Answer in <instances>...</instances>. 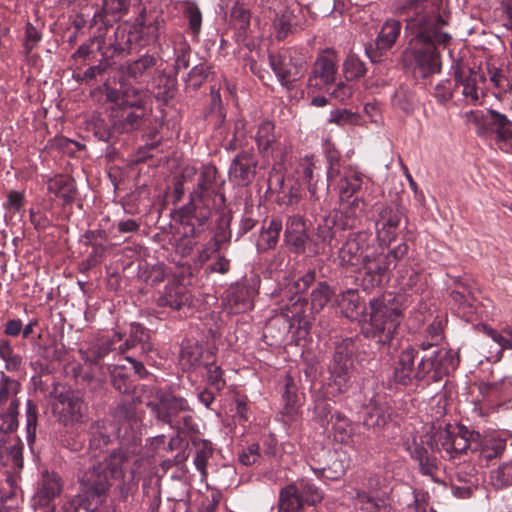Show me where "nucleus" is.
Listing matches in <instances>:
<instances>
[{"label": "nucleus", "mask_w": 512, "mask_h": 512, "mask_svg": "<svg viewBox=\"0 0 512 512\" xmlns=\"http://www.w3.org/2000/svg\"><path fill=\"white\" fill-rule=\"evenodd\" d=\"M410 36L402 60L416 77L427 78L441 70L440 48H446L452 36L446 31L447 19L434 11L426 0H407L397 5Z\"/></svg>", "instance_id": "1"}, {"label": "nucleus", "mask_w": 512, "mask_h": 512, "mask_svg": "<svg viewBox=\"0 0 512 512\" xmlns=\"http://www.w3.org/2000/svg\"><path fill=\"white\" fill-rule=\"evenodd\" d=\"M182 185L194 182L189 193V202L179 211L182 234L199 241L208 229L212 214L225 205L221 192L223 181H219L218 169L211 164L202 165L200 170L185 166L181 173Z\"/></svg>", "instance_id": "2"}, {"label": "nucleus", "mask_w": 512, "mask_h": 512, "mask_svg": "<svg viewBox=\"0 0 512 512\" xmlns=\"http://www.w3.org/2000/svg\"><path fill=\"white\" fill-rule=\"evenodd\" d=\"M342 314L349 319L364 315L361 332L381 346L390 345L400 325L403 313L401 304L391 295H383L369 301V312H365L358 290L347 289L336 297Z\"/></svg>", "instance_id": "3"}, {"label": "nucleus", "mask_w": 512, "mask_h": 512, "mask_svg": "<svg viewBox=\"0 0 512 512\" xmlns=\"http://www.w3.org/2000/svg\"><path fill=\"white\" fill-rule=\"evenodd\" d=\"M418 354L419 351L413 346L401 351L393 369L395 383L413 386L420 382H439L459 364V358L452 350L438 349L420 358Z\"/></svg>", "instance_id": "4"}, {"label": "nucleus", "mask_w": 512, "mask_h": 512, "mask_svg": "<svg viewBox=\"0 0 512 512\" xmlns=\"http://www.w3.org/2000/svg\"><path fill=\"white\" fill-rule=\"evenodd\" d=\"M138 459L129 451H113L98 464H93L79 475L80 490L100 503V498L108 491L112 480L125 479L127 474L132 480Z\"/></svg>", "instance_id": "5"}, {"label": "nucleus", "mask_w": 512, "mask_h": 512, "mask_svg": "<svg viewBox=\"0 0 512 512\" xmlns=\"http://www.w3.org/2000/svg\"><path fill=\"white\" fill-rule=\"evenodd\" d=\"M322 499V491L312 482L302 479L280 489L278 512H304L305 506H315Z\"/></svg>", "instance_id": "6"}, {"label": "nucleus", "mask_w": 512, "mask_h": 512, "mask_svg": "<svg viewBox=\"0 0 512 512\" xmlns=\"http://www.w3.org/2000/svg\"><path fill=\"white\" fill-rule=\"evenodd\" d=\"M471 116L478 135H495L499 141L512 139V103L504 112L489 108L481 114L471 112Z\"/></svg>", "instance_id": "7"}, {"label": "nucleus", "mask_w": 512, "mask_h": 512, "mask_svg": "<svg viewBox=\"0 0 512 512\" xmlns=\"http://www.w3.org/2000/svg\"><path fill=\"white\" fill-rule=\"evenodd\" d=\"M454 88L461 89L463 101L472 106L482 104L486 97L487 78L484 73L472 68L453 66Z\"/></svg>", "instance_id": "8"}, {"label": "nucleus", "mask_w": 512, "mask_h": 512, "mask_svg": "<svg viewBox=\"0 0 512 512\" xmlns=\"http://www.w3.org/2000/svg\"><path fill=\"white\" fill-rule=\"evenodd\" d=\"M269 64L280 83L287 89H291L294 83L303 77L306 70L305 57L296 50L270 54Z\"/></svg>", "instance_id": "9"}, {"label": "nucleus", "mask_w": 512, "mask_h": 512, "mask_svg": "<svg viewBox=\"0 0 512 512\" xmlns=\"http://www.w3.org/2000/svg\"><path fill=\"white\" fill-rule=\"evenodd\" d=\"M354 351L352 339L346 338L336 343L332 361L329 365L330 386H334L338 393H343L351 377Z\"/></svg>", "instance_id": "10"}, {"label": "nucleus", "mask_w": 512, "mask_h": 512, "mask_svg": "<svg viewBox=\"0 0 512 512\" xmlns=\"http://www.w3.org/2000/svg\"><path fill=\"white\" fill-rule=\"evenodd\" d=\"M145 110L140 101H128L121 97L111 107V122L117 133H128L141 126Z\"/></svg>", "instance_id": "11"}, {"label": "nucleus", "mask_w": 512, "mask_h": 512, "mask_svg": "<svg viewBox=\"0 0 512 512\" xmlns=\"http://www.w3.org/2000/svg\"><path fill=\"white\" fill-rule=\"evenodd\" d=\"M375 246V239L369 232L360 231L349 234L339 249L340 264L342 266H361L365 261V255H369Z\"/></svg>", "instance_id": "12"}, {"label": "nucleus", "mask_w": 512, "mask_h": 512, "mask_svg": "<svg viewBox=\"0 0 512 512\" xmlns=\"http://www.w3.org/2000/svg\"><path fill=\"white\" fill-rule=\"evenodd\" d=\"M403 215V208L397 202L387 203L379 209L375 230L376 238L381 245L388 246L396 239Z\"/></svg>", "instance_id": "13"}, {"label": "nucleus", "mask_w": 512, "mask_h": 512, "mask_svg": "<svg viewBox=\"0 0 512 512\" xmlns=\"http://www.w3.org/2000/svg\"><path fill=\"white\" fill-rule=\"evenodd\" d=\"M87 409L80 393L72 390L61 392L53 404L54 412L65 426L84 422Z\"/></svg>", "instance_id": "14"}, {"label": "nucleus", "mask_w": 512, "mask_h": 512, "mask_svg": "<svg viewBox=\"0 0 512 512\" xmlns=\"http://www.w3.org/2000/svg\"><path fill=\"white\" fill-rule=\"evenodd\" d=\"M187 400L170 393L161 394L157 401H150L147 406L157 421L169 425L171 428L178 422L182 411L185 410Z\"/></svg>", "instance_id": "15"}, {"label": "nucleus", "mask_w": 512, "mask_h": 512, "mask_svg": "<svg viewBox=\"0 0 512 512\" xmlns=\"http://www.w3.org/2000/svg\"><path fill=\"white\" fill-rule=\"evenodd\" d=\"M337 56L330 50L320 53L308 78V86L321 89L335 81L337 73Z\"/></svg>", "instance_id": "16"}, {"label": "nucleus", "mask_w": 512, "mask_h": 512, "mask_svg": "<svg viewBox=\"0 0 512 512\" xmlns=\"http://www.w3.org/2000/svg\"><path fill=\"white\" fill-rule=\"evenodd\" d=\"M310 236L306 220L301 215L288 216L285 224L284 242L297 254L306 251L307 244L310 245Z\"/></svg>", "instance_id": "17"}, {"label": "nucleus", "mask_w": 512, "mask_h": 512, "mask_svg": "<svg viewBox=\"0 0 512 512\" xmlns=\"http://www.w3.org/2000/svg\"><path fill=\"white\" fill-rule=\"evenodd\" d=\"M257 166L258 159L253 150H242L232 160L229 177L239 185L249 184L255 177Z\"/></svg>", "instance_id": "18"}, {"label": "nucleus", "mask_w": 512, "mask_h": 512, "mask_svg": "<svg viewBox=\"0 0 512 512\" xmlns=\"http://www.w3.org/2000/svg\"><path fill=\"white\" fill-rule=\"evenodd\" d=\"M391 265L390 256L383 254L375 246L369 255H365V261L361 265L365 270L364 282L371 287L380 285Z\"/></svg>", "instance_id": "19"}, {"label": "nucleus", "mask_w": 512, "mask_h": 512, "mask_svg": "<svg viewBox=\"0 0 512 512\" xmlns=\"http://www.w3.org/2000/svg\"><path fill=\"white\" fill-rule=\"evenodd\" d=\"M401 29V22L396 19H388L384 22L375 40V50L366 49V53L372 62H379L383 53L394 46L400 36Z\"/></svg>", "instance_id": "20"}, {"label": "nucleus", "mask_w": 512, "mask_h": 512, "mask_svg": "<svg viewBox=\"0 0 512 512\" xmlns=\"http://www.w3.org/2000/svg\"><path fill=\"white\" fill-rule=\"evenodd\" d=\"M0 461L16 472L23 467V443L15 435L0 436Z\"/></svg>", "instance_id": "21"}, {"label": "nucleus", "mask_w": 512, "mask_h": 512, "mask_svg": "<svg viewBox=\"0 0 512 512\" xmlns=\"http://www.w3.org/2000/svg\"><path fill=\"white\" fill-rule=\"evenodd\" d=\"M336 219L325 216L316 228V240H310V251L314 255L330 254L333 251L335 239Z\"/></svg>", "instance_id": "22"}, {"label": "nucleus", "mask_w": 512, "mask_h": 512, "mask_svg": "<svg viewBox=\"0 0 512 512\" xmlns=\"http://www.w3.org/2000/svg\"><path fill=\"white\" fill-rule=\"evenodd\" d=\"M213 361V354L204 351L197 342L187 341L182 344L179 362L184 370L196 369L200 366L208 367Z\"/></svg>", "instance_id": "23"}, {"label": "nucleus", "mask_w": 512, "mask_h": 512, "mask_svg": "<svg viewBox=\"0 0 512 512\" xmlns=\"http://www.w3.org/2000/svg\"><path fill=\"white\" fill-rule=\"evenodd\" d=\"M63 488L61 477L55 472L45 471L34 496V506L46 507L60 495Z\"/></svg>", "instance_id": "24"}, {"label": "nucleus", "mask_w": 512, "mask_h": 512, "mask_svg": "<svg viewBox=\"0 0 512 512\" xmlns=\"http://www.w3.org/2000/svg\"><path fill=\"white\" fill-rule=\"evenodd\" d=\"M159 307H169L173 310H179L191 303V295L187 289L175 282L169 283L164 290L159 293L156 299Z\"/></svg>", "instance_id": "25"}, {"label": "nucleus", "mask_w": 512, "mask_h": 512, "mask_svg": "<svg viewBox=\"0 0 512 512\" xmlns=\"http://www.w3.org/2000/svg\"><path fill=\"white\" fill-rule=\"evenodd\" d=\"M390 418V407L381 402L377 397H373L365 408L363 424L367 428L381 429Z\"/></svg>", "instance_id": "26"}, {"label": "nucleus", "mask_w": 512, "mask_h": 512, "mask_svg": "<svg viewBox=\"0 0 512 512\" xmlns=\"http://www.w3.org/2000/svg\"><path fill=\"white\" fill-rule=\"evenodd\" d=\"M21 388L22 385L18 380L0 372V408L19 409L18 394Z\"/></svg>", "instance_id": "27"}, {"label": "nucleus", "mask_w": 512, "mask_h": 512, "mask_svg": "<svg viewBox=\"0 0 512 512\" xmlns=\"http://www.w3.org/2000/svg\"><path fill=\"white\" fill-rule=\"evenodd\" d=\"M283 409L282 414L286 417V421H295L301 407L298 388L292 377L287 376L282 394Z\"/></svg>", "instance_id": "28"}, {"label": "nucleus", "mask_w": 512, "mask_h": 512, "mask_svg": "<svg viewBox=\"0 0 512 512\" xmlns=\"http://www.w3.org/2000/svg\"><path fill=\"white\" fill-rule=\"evenodd\" d=\"M47 189L50 193L62 198L65 205L73 203L77 193L74 179L62 174L50 178Z\"/></svg>", "instance_id": "29"}, {"label": "nucleus", "mask_w": 512, "mask_h": 512, "mask_svg": "<svg viewBox=\"0 0 512 512\" xmlns=\"http://www.w3.org/2000/svg\"><path fill=\"white\" fill-rule=\"evenodd\" d=\"M227 306L235 314L252 309V291L243 285L232 287L227 294Z\"/></svg>", "instance_id": "30"}, {"label": "nucleus", "mask_w": 512, "mask_h": 512, "mask_svg": "<svg viewBox=\"0 0 512 512\" xmlns=\"http://www.w3.org/2000/svg\"><path fill=\"white\" fill-rule=\"evenodd\" d=\"M506 448V440L495 435L481 436L476 440L474 451H479L480 456L490 461L500 457Z\"/></svg>", "instance_id": "31"}, {"label": "nucleus", "mask_w": 512, "mask_h": 512, "mask_svg": "<svg viewBox=\"0 0 512 512\" xmlns=\"http://www.w3.org/2000/svg\"><path fill=\"white\" fill-rule=\"evenodd\" d=\"M478 390L483 399H506L512 395V378L504 377L500 382H482Z\"/></svg>", "instance_id": "32"}, {"label": "nucleus", "mask_w": 512, "mask_h": 512, "mask_svg": "<svg viewBox=\"0 0 512 512\" xmlns=\"http://www.w3.org/2000/svg\"><path fill=\"white\" fill-rule=\"evenodd\" d=\"M409 450L411 457L418 462L421 473L434 478L438 469L437 458L416 442H413Z\"/></svg>", "instance_id": "33"}, {"label": "nucleus", "mask_w": 512, "mask_h": 512, "mask_svg": "<svg viewBox=\"0 0 512 512\" xmlns=\"http://www.w3.org/2000/svg\"><path fill=\"white\" fill-rule=\"evenodd\" d=\"M138 345L144 353L152 350L149 332L142 325L132 323L130 326L129 337L124 344L119 347V350L121 353H125L127 350Z\"/></svg>", "instance_id": "34"}, {"label": "nucleus", "mask_w": 512, "mask_h": 512, "mask_svg": "<svg viewBox=\"0 0 512 512\" xmlns=\"http://www.w3.org/2000/svg\"><path fill=\"white\" fill-rule=\"evenodd\" d=\"M283 223L279 218H272L267 226H264L257 240V249L261 252L274 249L278 243Z\"/></svg>", "instance_id": "35"}, {"label": "nucleus", "mask_w": 512, "mask_h": 512, "mask_svg": "<svg viewBox=\"0 0 512 512\" xmlns=\"http://www.w3.org/2000/svg\"><path fill=\"white\" fill-rule=\"evenodd\" d=\"M457 433H455L454 440L452 441V452L450 459H453L471 449L474 451L476 440L480 439V434L475 431H470L465 426H459Z\"/></svg>", "instance_id": "36"}, {"label": "nucleus", "mask_w": 512, "mask_h": 512, "mask_svg": "<svg viewBox=\"0 0 512 512\" xmlns=\"http://www.w3.org/2000/svg\"><path fill=\"white\" fill-rule=\"evenodd\" d=\"M192 445L195 448L193 464L200 472L203 479L208 475L207 465L209 459L213 456L214 448L210 441L203 439H192Z\"/></svg>", "instance_id": "37"}, {"label": "nucleus", "mask_w": 512, "mask_h": 512, "mask_svg": "<svg viewBox=\"0 0 512 512\" xmlns=\"http://www.w3.org/2000/svg\"><path fill=\"white\" fill-rule=\"evenodd\" d=\"M324 154L327 161V180L332 182L342 176V157L335 145L327 140L324 143Z\"/></svg>", "instance_id": "38"}, {"label": "nucleus", "mask_w": 512, "mask_h": 512, "mask_svg": "<svg viewBox=\"0 0 512 512\" xmlns=\"http://www.w3.org/2000/svg\"><path fill=\"white\" fill-rule=\"evenodd\" d=\"M362 186V178L359 173L351 168L344 169L339 181V197L342 202L349 200Z\"/></svg>", "instance_id": "39"}, {"label": "nucleus", "mask_w": 512, "mask_h": 512, "mask_svg": "<svg viewBox=\"0 0 512 512\" xmlns=\"http://www.w3.org/2000/svg\"><path fill=\"white\" fill-rule=\"evenodd\" d=\"M353 505L363 512H391L383 500L368 495L365 491L355 489L352 496Z\"/></svg>", "instance_id": "40"}, {"label": "nucleus", "mask_w": 512, "mask_h": 512, "mask_svg": "<svg viewBox=\"0 0 512 512\" xmlns=\"http://www.w3.org/2000/svg\"><path fill=\"white\" fill-rule=\"evenodd\" d=\"M307 302L301 296H294L290 302L281 308L283 317L290 322V326L298 324L299 326L305 321V311Z\"/></svg>", "instance_id": "41"}, {"label": "nucleus", "mask_w": 512, "mask_h": 512, "mask_svg": "<svg viewBox=\"0 0 512 512\" xmlns=\"http://www.w3.org/2000/svg\"><path fill=\"white\" fill-rule=\"evenodd\" d=\"M113 341L102 338L90 344L86 349L80 350L81 358L90 364H98L112 350Z\"/></svg>", "instance_id": "42"}, {"label": "nucleus", "mask_w": 512, "mask_h": 512, "mask_svg": "<svg viewBox=\"0 0 512 512\" xmlns=\"http://www.w3.org/2000/svg\"><path fill=\"white\" fill-rule=\"evenodd\" d=\"M98 504L79 489L78 494L65 498L61 510L62 512H79L80 509L94 511L97 509Z\"/></svg>", "instance_id": "43"}, {"label": "nucleus", "mask_w": 512, "mask_h": 512, "mask_svg": "<svg viewBox=\"0 0 512 512\" xmlns=\"http://www.w3.org/2000/svg\"><path fill=\"white\" fill-rule=\"evenodd\" d=\"M363 210L364 202L358 197L354 198L342 212V229L356 228L361 222Z\"/></svg>", "instance_id": "44"}, {"label": "nucleus", "mask_w": 512, "mask_h": 512, "mask_svg": "<svg viewBox=\"0 0 512 512\" xmlns=\"http://www.w3.org/2000/svg\"><path fill=\"white\" fill-rule=\"evenodd\" d=\"M156 64V58L152 55H143L141 58L127 62L124 67L125 74L133 79H139Z\"/></svg>", "instance_id": "45"}, {"label": "nucleus", "mask_w": 512, "mask_h": 512, "mask_svg": "<svg viewBox=\"0 0 512 512\" xmlns=\"http://www.w3.org/2000/svg\"><path fill=\"white\" fill-rule=\"evenodd\" d=\"M455 432L451 430L450 426L439 427L436 429L432 436V448L438 451H444L450 458L452 452V441L454 440Z\"/></svg>", "instance_id": "46"}, {"label": "nucleus", "mask_w": 512, "mask_h": 512, "mask_svg": "<svg viewBox=\"0 0 512 512\" xmlns=\"http://www.w3.org/2000/svg\"><path fill=\"white\" fill-rule=\"evenodd\" d=\"M182 11L188 21V28L193 36H198L202 26V12L194 1H185Z\"/></svg>", "instance_id": "47"}, {"label": "nucleus", "mask_w": 512, "mask_h": 512, "mask_svg": "<svg viewBox=\"0 0 512 512\" xmlns=\"http://www.w3.org/2000/svg\"><path fill=\"white\" fill-rule=\"evenodd\" d=\"M274 124L271 121H263L257 130L255 140L261 153L267 152L276 142Z\"/></svg>", "instance_id": "48"}, {"label": "nucleus", "mask_w": 512, "mask_h": 512, "mask_svg": "<svg viewBox=\"0 0 512 512\" xmlns=\"http://www.w3.org/2000/svg\"><path fill=\"white\" fill-rule=\"evenodd\" d=\"M112 386L121 394H131L135 390L133 380L123 367L114 366L111 370Z\"/></svg>", "instance_id": "49"}, {"label": "nucleus", "mask_w": 512, "mask_h": 512, "mask_svg": "<svg viewBox=\"0 0 512 512\" xmlns=\"http://www.w3.org/2000/svg\"><path fill=\"white\" fill-rule=\"evenodd\" d=\"M333 291L326 282H320L311 293V310L313 313H319L331 300Z\"/></svg>", "instance_id": "50"}, {"label": "nucleus", "mask_w": 512, "mask_h": 512, "mask_svg": "<svg viewBox=\"0 0 512 512\" xmlns=\"http://www.w3.org/2000/svg\"><path fill=\"white\" fill-rule=\"evenodd\" d=\"M348 468L345 460L335 458L330 465L322 468H312L314 473L319 478H325L329 480H338L341 478Z\"/></svg>", "instance_id": "51"}, {"label": "nucleus", "mask_w": 512, "mask_h": 512, "mask_svg": "<svg viewBox=\"0 0 512 512\" xmlns=\"http://www.w3.org/2000/svg\"><path fill=\"white\" fill-rule=\"evenodd\" d=\"M177 420L178 422L174 424L172 429L188 435H192L198 432V426L194 418V411L191 409L188 403L186 404L185 410L182 411Z\"/></svg>", "instance_id": "52"}, {"label": "nucleus", "mask_w": 512, "mask_h": 512, "mask_svg": "<svg viewBox=\"0 0 512 512\" xmlns=\"http://www.w3.org/2000/svg\"><path fill=\"white\" fill-rule=\"evenodd\" d=\"M331 419H334L332 430L335 441L346 443L351 435V425L349 420L340 413L332 415Z\"/></svg>", "instance_id": "53"}, {"label": "nucleus", "mask_w": 512, "mask_h": 512, "mask_svg": "<svg viewBox=\"0 0 512 512\" xmlns=\"http://www.w3.org/2000/svg\"><path fill=\"white\" fill-rule=\"evenodd\" d=\"M18 409L0 408L1 435H11L18 427Z\"/></svg>", "instance_id": "54"}, {"label": "nucleus", "mask_w": 512, "mask_h": 512, "mask_svg": "<svg viewBox=\"0 0 512 512\" xmlns=\"http://www.w3.org/2000/svg\"><path fill=\"white\" fill-rule=\"evenodd\" d=\"M394 108L410 114L413 111V95L404 87L398 88L392 96Z\"/></svg>", "instance_id": "55"}, {"label": "nucleus", "mask_w": 512, "mask_h": 512, "mask_svg": "<svg viewBox=\"0 0 512 512\" xmlns=\"http://www.w3.org/2000/svg\"><path fill=\"white\" fill-rule=\"evenodd\" d=\"M344 72L348 80L358 79L365 75L366 67L363 61L355 55H352L349 56L344 63Z\"/></svg>", "instance_id": "56"}, {"label": "nucleus", "mask_w": 512, "mask_h": 512, "mask_svg": "<svg viewBox=\"0 0 512 512\" xmlns=\"http://www.w3.org/2000/svg\"><path fill=\"white\" fill-rule=\"evenodd\" d=\"M491 482L496 488L512 483V464H504L491 472Z\"/></svg>", "instance_id": "57"}, {"label": "nucleus", "mask_w": 512, "mask_h": 512, "mask_svg": "<svg viewBox=\"0 0 512 512\" xmlns=\"http://www.w3.org/2000/svg\"><path fill=\"white\" fill-rule=\"evenodd\" d=\"M210 74V67L205 64L194 66L188 74L187 84L194 89L199 88Z\"/></svg>", "instance_id": "58"}, {"label": "nucleus", "mask_w": 512, "mask_h": 512, "mask_svg": "<svg viewBox=\"0 0 512 512\" xmlns=\"http://www.w3.org/2000/svg\"><path fill=\"white\" fill-rule=\"evenodd\" d=\"M176 59H175V69L178 72L179 70H185L189 67V58L191 54V47L186 42H180L178 46L174 48Z\"/></svg>", "instance_id": "59"}, {"label": "nucleus", "mask_w": 512, "mask_h": 512, "mask_svg": "<svg viewBox=\"0 0 512 512\" xmlns=\"http://www.w3.org/2000/svg\"><path fill=\"white\" fill-rule=\"evenodd\" d=\"M427 499V493L414 491L413 502L406 506L405 512H436L433 508H428Z\"/></svg>", "instance_id": "60"}, {"label": "nucleus", "mask_w": 512, "mask_h": 512, "mask_svg": "<svg viewBox=\"0 0 512 512\" xmlns=\"http://www.w3.org/2000/svg\"><path fill=\"white\" fill-rule=\"evenodd\" d=\"M454 85L449 79L442 80L434 88V97L440 104H446L453 97Z\"/></svg>", "instance_id": "61"}, {"label": "nucleus", "mask_w": 512, "mask_h": 512, "mask_svg": "<svg viewBox=\"0 0 512 512\" xmlns=\"http://www.w3.org/2000/svg\"><path fill=\"white\" fill-rule=\"evenodd\" d=\"M41 38V32L31 23H27L25 26V37L23 42L25 53L29 54L37 46Z\"/></svg>", "instance_id": "62"}, {"label": "nucleus", "mask_w": 512, "mask_h": 512, "mask_svg": "<svg viewBox=\"0 0 512 512\" xmlns=\"http://www.w3.org/2000/svg\"><path fill=\"white\" fill-rule=\"evenodd\" d=\"M314 281L315 271L309 270L303 276L294 281L290 291L293 292L295 296H299V294L304 293Z\"/></svg>", "instance_id": "63"}, {"label": "nucleus", "mask_w": 512, "mask_h": 512, "mask_svg": "<svg viewBox=\"0 0 512 512\" xmlns=\"http://www.w3.org/2000/svg\"><path fill=\"white\" fill-rule=\"evenodd\" d=\"M221 242L222 240L219 239L217 235L212 237L199 252L198 261L200 263L207 262L211 258V256L220 249Z\"/></svg>", "instance_id": "64"}]
</instances>
